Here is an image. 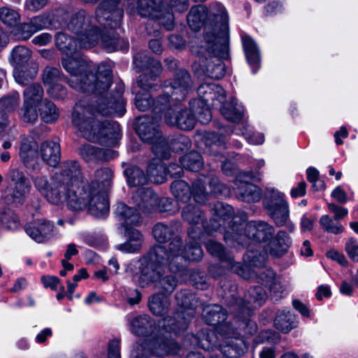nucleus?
Returning a JSON list of instances; mask_svg holds the SVG:
<instances>
[{
  "mask_svg": "<svg viewBox=\"0 0 358 358\" xmlns=\"http://www.w3.org/2000/svg\"><path fill=\"white\" fill-rule=\"evenodd\" d=\"M119 0H105L96 10L95 16L84 10L70 13L64 9L57 10L56 17L61 28L76 35L79 48H90L101 41L108 52L117 50L120 39L114 29L120 25L123 10L117 7Z\"/></svg>",
  "mask_w": 358,
  "mask_h": 358,
  "instance_id": "nucleus-1",
  "label": "nucleus"
},
{
  "mask_svg": "<svg viewBox=\"0 0 358 358\" xmlns=\"http://www.w3.org/2000/svg\"><path fill=\"white\" fill-rule=\"evenodd\" d=\"M123 90L122 85H117L115 93L100 98L94 109L80 102L76 104L71 122L85 138L101 144H111L120 138V125L117 122L103 120L99 116L122 117L124 115Z\"/></svg>",
  "mask_w": 358,
  "mask_h": 358,
  "instance_id": "nucleus-2",
  "label": "nucleus"
},
{
  "mask_svg": "<svg viewBox=\"0 0 358 358\" xmlns=\"http://www.w3.org/2000/svg\"><path fill=\"white\" fill-rule=\"evenodd\" d=\"M205 322L216 327V331L204 330L198 336L187 334L184 339V345L199 346L205 350L215 349L210 358H231L239 357L247 352L248 346L245 341L237 336H231L235 333L229 323H224L227 318L226 312L218 305H209L203 310Z\"/></svg>",
  "mask_w": 358,
  "mask_h": 358,
  "instance_id": "nucleus-3",
  "label": "nucleus"
},
{
  "mask_svg": "<svg viewBox=\"0 0 358 358\" xmlns=\"http://www.w3.org/2000/svg\"><path fill=\"white\" fill-rule=\"evenodd\" d=\"M55 174L60 175V180L70 196L69 208L73 210L87 208L89 213L96 217H104L108 213V204L103 196L92 197V192H87L83 180L81 167L76 160H66L60 164Z\"/></svg>",
  "mask_w": 358,
  "mask_h": 358,
  "instance_id": "nucleus-4",
  "label": "nucleus"
},
{
  "mask_svg": "<svg viewBox=\"0 0 358 358\" xmlns=\"http://www.w3.org/2000/svg\"><path fill=\"white\" fill-rule=\"evenodd\" d=\"M187 22L192 30L199 31L204 27L203 44L210 45L218 40L219 48L225 52L229 39V15L226 8L220 2H213L208 8L204 5L192 6Z\"/></svg>",
  "mask_w": 358,
  "mask_h": 358,
  "instance_id": "nucleus-5",
  "label": "nucleus"
},
{
  "mask_svg": "<svg viewBox=\"0 0 358 358\" xmlns=\"http://www.w3.org/2000/svg\"><path fill=\"white\" fill-rule=\"evenodd\" d=\"M62 65L70 73L69 85L77 91L101 94L110 86L112 71L107 64H99L96 75L89 73L86 61L78 55H67L62 60Z\"/></svg>",
  "mask_w": 358,
  "mask_h": 358,
  "instance_id": "nucleus-6",
  "label": "nucleus"
},
{
  "mask_svg": "<svg viewBox=\"0 0 358 358\" xmlns=\"http://www.w3.org/2000/svg\"><path fill=\"white\" fill-rule=\"evenodd\" d=\"M161 120L162 114H154L152 117L145 115L137 119L136 126V133L141 139L152 144V150L157 157L167 159L171 150L179 152L190 148L191 141L185 136H178L169 141L164 138L158 129Z\"/></svg>",
  "mask_w": 358,
  "mask_h": 358,
  "instance_id": "nucleus-7",
  "label": "nucleus"
},
{
  "mask_svg": "<svg viewBox=\"0 0 358 358\" xmlns=\"http://www.w3.org/2000/svg\"><path fill=\"white\" fill-rule=\"evenodd\" d=\"M244 214L232 215L228 220L229 229L227 230L224 238L226 243L233 247L245 246L249 241L253 240L259 243L271 241L275 234L274 227L264 221H250L245 224Z\"/></svg>",
  "mask_w": 358,
  "mask_h": 358,
  "instance_id": "nucleus-8",
  "label": "nucleus"
},
{
  "mask_svg": "<svg viewBox=\"0 0 358 358\" xmlns=\"http://www.w3.org/2000/svg\"><path fill=\"white\" fill-rule=\"evenodd\" d=\"M219 48L218 40L213 41L210 45L204 43L201 46H191L192 52L196 55L192 67L198 77L206 76L220 79L224 76L225 66L221 59L227 56L229 40L225 52L221 51Z\"/></svg>",
  "mask_w": 358,
  "mask_h": 358,
  "instance_id": "nucleus-9",
  "label": "nucleus"
},
{
  "mask_svg": "<svg viewBox=\"0 0 358 358\" xmlns=\"http://www.w3.org/2000/svg\"><path fill=\"white\" fill-rule=\"evenodd\" d=\"M162 254H166L162 247L154 246L146 255L130 263L128 269L131 272L134 271L133 268H138L139 274L136 281L140 287L155 286L159 279L161 271L166 268L170 270V260L167 261V258L162 256Z\"/></svg>",
  "mask_w": 358,
  "mask_h": 358,
  "instance_id": "nucleus-10",
  "label": "nucleus"
},
{
  "mask_svg": "<svg viewBox=\"0 0 358 358\" xmlns=\"http://www.w3.org/2000/svg\"><path fill=\"white\" fill-rule=\"evenodd\" d=\"M192 81L189 73L185 69H177L173 78L164 82V94L153 102V114H162L166 104L183 100L192 91Z\"/></svg>",
  "mask_w": 358,
  "mask_h": 358,
  "instance_id": "nucleus-11",
  "label": "nucleus"
},
{
  "mask_svg": "<svg viewBox=\"0 0 358 358\" xmlns=\"http://www.w3.org/2000/svg\"><path fill=\"white\" fill-rule=\"evenodd\" d=\"M152 234L156 241L161 244L168 243L167 246L157 245L162 247L166 254L162 256L170 260V271L175 273L181 267L182 257L179 255L180 246L182 244L181 238L177 233L176 226L171 223H157L152 229Z\"/></svg>",
  "mask_w": 358,
  "mask_h": 358,
  "instance_id": "nucleus-12",
  "label": "nucleus"
},
{
  "mask_svg": "<svg viewBox=\"0 0 358 358\" xmlns=\"http://www.w3.org/2000/svg\"><path fill=\"white\" fill-rule=\"evenodd\" d=\"M232 210L233 208L230 205L223 203H216L215 205V215L210 220L209 225L206 224L203 218V213L196 206L192 204L186 206L182 210V215L185 220L192 225L188 231L194 227L198 231V228H199L201 234H203L202 229L207 231H217L222 225H225L231 217Z\"/></svg>",
  "mask_w": 358,
  "mask_h": 358,
  "instance_id": "nucleus-13",
  "label": "nucleus"
},
{
  "mask_svg": "<svg viewBox=\"0 0 358 358\" xmlns=\"http://www.w3.org/2000/svg\"><path fill=\"white\" fill-rule=\"evenodd\" d=\"M31 181L36 190L49 203L59 206L66 202L69 206L70 196L60 180V175L38 173L31 176Z\"/></svg>",
  "mask_w": 358,
  "mask_h": 358,
  "instance_id": "nucleus-14",
  "label": "nucleus"
},
{
  "mask_svg": "<svg viewBox=\"0 0 358 358\" xmlns=\"http://www.w3.org/2000/svg\"><path fill=\"white\" fill-rule=\"evenodd\" d=\"M266 258V252L257 254L250 250L244 256L243 260L249 266L253 268L252 272L257 275L259 282L270 287L273 297L277 300L285 292L286 288L280 280L275 278L272 269L264 267Z\"/></svg>",
  "mask_w": 358,
  "mask_h": 358,
  "instance_id": "nucleus-15",
  "label": "nucleus"
},
{
  "mask_svg": "<svg viewBox=\"0 0 358 358\" xmlns=\"http://www.w3.org/2000/svg\"><path fill=\"white\" fill-rule=\"evenodd\" d=\"M266 292L261 286H256L248 289L243 301L236 302L233 309L235 313L236 322L238 323L237 329L241 331L250 327V334L257 331V326L249 320L248 317L252 310L261 307L266 299Z\"/></svg>",
  "mask_w": 358,
  "mask_h": 358,
  "instance_id": "nucleus-16",
  "label": "nucleus"
},
{
  "mask_svg": "<svg viewBox=\"0 0 358 358\" xmlns=\"http://www.w3.org/2000/svg\"><path fill=\"white\" fill-rule=\"evenodd\" d=\"M176 300L180 309L174 313L173 318H164L162 326L166 331L178 334L187 328L189 322L194 317V306L196 301L195 296L188 290L177 292Z\"/></svg>",
  "mask_w": 358,
  "mask_h": 358,
  "instance_id": "nucleus-17",
  "label": "nucleus"
},
{
  "mask_svg": "<svg viewBox=\"0 0 358 358\" xmlns=\"http://www.w3.org/2000/svg\"><path fill=\"white\" fill-rule=\"evenodd\" d=\"M199 98L190 101L192 108L197 106L201 115L199 120L201 124H206L211 120L212 115L210 106H214V101H217L222 103L225 100V92L224 89L213 83H204L199 85L197 90Z\"/></svg>",
  "mask_w": 358,
  "mask_h": 358,
  "instance_id": "nucleus-18",
  "label": "nucleus"
},
{
  "mask_svg": "<svg viewBox=\"0 0 358 358\" xmlns=\"http://www.w3.org/2000/svg\"><path fill=\"white\" fill-rule=\"evenodd\" d=\"M133 64L138 71H145L139 76L137 86L145 92L157 90L159 87L157 79L162 71L160 62L151 58L145 52H139L134 56Z\"/></svg>",
  "mask_w": 358,
  "mask_h": 358,
  "instance_id": "nucleus-19",
  "label": "nucleus"
},
{
  "mask_svg": "<svg viewBox=\"0 0 358 358\" xmlns=\"http://www.w3.org/2000/svg\"><path fill=\"white\" fill-rule=\"evenodd\" d=\"M165 111L164 118L166 122L171 126H176L183 130H190L194 128L199 116L201 115L199 108L195 106L192 108L189 103V108H184L180 104L172 103L166 104V107L162 110Z\"/></svg>",
  "mask_w": 358,
  "mask_h": 358,
  "instance_id": "nucleus-20",
  "label": "nucleus"
},
{
  "mask_svg": "<svg viewBox=\"0 0 358 358\" xmlns=\"http://www.w3.org/2000/svg\"><path fill=\"white\" fill-rule=\"evenodd\" d=\"M179 351L180 347L173 340L155 334L150 338H146L137 346L134 358H148L146 354L165 357L178 354Z\"/></svg>",
  "mask_w": 358,
  "mask_h": 358,
  "instance_id": "nucleus-21",
  "label": "nucleus"
},
{
  "mask_svg": "<svg viewBox=\"0 0 358 358\" xmlns=\"http://www.w3.org/2000/svg\"><path fill=\"white\" fill-rule=\"evenodd\" d=\"M264 206L276 226L282 227L287 224L289 217V209L282 193L273 187H267Z\"/></svg>",
  "mask_w": 358,
  "mask_h": 358,
  "instance_id": "nucleus-22",
  "label": "nucleus"
},
{
  "mask_svg": "<svg viewBox=\"0 0 358 358\" xmlns=\"http://www.w3.org/2000/svg\"><path fill=\"white\" fill-rule=\"evenodd\" d=\"M136 12L143 17H152L159 20L166 29L171 31L175 27V18L172 13L164 11L161 0H137Z\"/></svg>",
  "mask_w": 358,
  "mask_h": 358,
  "instance_id": "nucleus-23",
  "label": "nucleus"
},
{
  "mask_svg": "<svg viewBox=\"0 0 358 358\" xmlns=\"http://www.w3.org/2000/svg\"><path fill=\"white\" fill-rule=\"evenodd\" d=\"M9 181L6 199L8 203L15 205L22 204L30 191V185L25 175L22 171L10 168L6 174Z\"/></svg>",
  "mask_w": 358,
  "mask_h": 358,
  "instance_id": "nucleus-24",
  "label": "nucleus"
},
{
  "mask_svg": "<svg viewBox=\"0 0 358 358\" xmlns=\"http://www.w3.org/2000/svg\"><path fill=\"white\" fill-rule=\"evenodd\" d=\"M132 199L139 210L144 213H163L170 209V200L166 197L159 198L150 188H138Z\"/></svg>",
  "mask_w": 358,
  "mask_h": 358,
  "instance_id": "nucleus-25",
  "label": "nucleus"
},
{
  "mask_svg": "<svg viewBox=\"0 0 358 358\" xmlns=\"http://www.w3.org/2000/svg\"><path fill=\"white\" fill-rule=\"evenodd\" d=\"M173 195L179 201L187 202L193 196L198 203H204L208 197V193L204 187V182L198 179L192 184V188L184 180H176L171 185Z\"/></svg>",
  "mask_w": 358,
  "mask_h": 358,
  "instance_id": "nucleus-26",
  "label": "nucleus"
},
{
  "mask_svg": "<svg viewBox=\"0 0 358 358\" xmlns=\"http://www.w3.org/2000/svg\"><path fill=\"white\" fill-rule=\"evenodd\" d=\"M244 178H249L250 179L256 178L250 172L238 176L233 187L235 196L238 199L247 203L259 201L262 198L260 188L251 182L244 180Z\"/></svg>",
  "mask_w": 358,
  "mask_h": 358,
  "instance_id": "nucleus-27",
  "label": "nucleus"
},
{
  "mask_svg": "<svg viewBox=\"0 0 358 358\" xmlns=\"http://www.w3.org/2000/svg\"><path fill=\"white\" fill-rule=\"evenodd\" d=\"M24 230L31 239L38 243L49 241L56 234L54 223L45 219H38L28 223Z\"/></svg>",
  "mask_w": 358,
  "mask_h": 358,
  "instance_id": "nucleus-28",
  "label": "nucleus"
},
{
  "mask_svg": "<svg viewBox=\"0 0 358 358\" xmlns=\"http://www.w3.org/2000/svg\"><path fill=\"white\" fill-rule=\"evenodd\" d=\"M113 178V171L111 169L108 167H103L97 169L94 173V179L91 184H87L85 182L84 187L87 192H92V197L95 196H103L105 199L108 202L106 196L103 194V192L106 191L112 185V180ZM109 205V203H108Z\"/></svg>",
  "mask_w": 358,
  "mask_h": 358,
  "instance_id": "nucleus-29",
  "label": "nucleus"
},
{
  "mask_svg": "<svg viewBox=\"0 0 358 358\" xmlns=\"http://www.w3.org/2000/svg\"><path fill=\"white\" fill-rule=\"evenodd\" d=\"M206 248L210 254L217 257L221 262L226 263L227 266L229 269L237 273L244 278H250V275L245 273V266L240 262H236L234 260V257L225 252L222 244L213 240H209L206 243Z\"/></svg>",
  "mask_w": 358,
  "mask_h": 358,
  "instance_id": "nucleus-30",
  "label": "nucleus"
},
{
  "mask_svg": "<svg viewBox=\"0 0 358 358\" xmlns=\"http://www.w3.org/2000/svg\"><path fill=\"white\" fill-rule=\"evenodd\" d=\"M198 229V231H196L194 227H192L188 231V235L191 241L187 243L184 251L181 250L182 245L180 246L179 255L182 257V260L181 262V267L176 273L182 271L183 268L182 263L185 259L189 261H199L203 257V250L197 240L200 241L201 236L203 235V234H201L200 229Z\"/></svg>",
  "mask_w": 358,
  "mask_h": 358,
  "instance_id": "nucleus-31",
  "label": "nucleus"
},
{
  "mask_svg": "<svg viewBox=\"0 0 358 358\" xmlns=\"http://www.w3.org/2000/svg\"><path fill=\"white\" fill-rule=\"evenodd\" d=\"M229 127L224 128L219 133L208 132L204 136V143L206 147V152L209 155L218 156L226 148L228 136L232 133Z\"/></svg>",
  "mask_w": 358,
  "mask_h": 358,
  "instance_id": "nucleus-32",
  "label": "nucleus"
},
{
  "mask_svg": "<svg viewBox=\"0 0 358 358\" xmlns=\"http://www.w3.org/2000/svg\"><path fill=\"white\" fill-rule=\"evenodd\" d=\"M20 157L26 167L35 169V163L38 159V144L33 138L22 140L20 148Z\"/></svg>",
  "mask_w": 358,
  "mask_h": 358,
  "instance_id": "nucleus-33",
  "label": "nucleus"
},
{
  "mask_svg": "<svg viewBox=\"0 0 358 358\" xmlns=\"http://www.w3.org/2000/svg\"><path fill=\"white\" fill-rule=\"evenodd\" d=\"M156 327L154 321L147 315H139L130 322V330L136 336L150 338L155 335Z\"/></svg>",
  "mask_w": 358,
  "mask_h": 358,
  "instance_id": "nucleus-34",
  "label": "nucleus"
},
{
  "mask_svg": "<svg viewBox=\"0 0 358 358\" xmlns=\"http://www.w3.org/2000/svg\"><path fill=\"white\" fill-rule=\"evenodd\" d=\"M125 236L127 241L124 243L119 244L116 249L124 253H137L143 245V236L137 229H126Z\"/></svg>",
  "mask_w": 358,
  "mask_h": 358,
  "instance_id": "nucleus-35",
  "label": "nucleus"
},
{
  "mask_svg": "<svg viewBox=\"0 0 358 358\" xmlns=\"http://www.w3.org/2000/svg\"><path fill=\"white\" fill-rule=\"evenodd\" d=\"M42 160L50 166L55 167L61 159V148L59 143L53 141L43 142L40 148Z\"/></svg>",
  "mask_w": 358,
  "mask_h": 358,
  "instance_id": "nucleus-36",
  "label": "nucleus"
},
{
  "mask_svg": "<svg viewBox=\"0 0 358 358\" xmlns=\"http://www.w3.org/2000/svg\"><path fill=\"white\" fill-rule=\"evenodd\" d=\"M291 245V237L285 231L280 230L269 242L268 250L271 255L281 257L287 252Z\"/></svg>",
  "mask_w": 358,
  "mask_h": 358,
  "instance_id": "nucleus-37",
  "label": "nucleus"
},
{
  "mask_svg": "<svg viewBox=\"0 0 358 358\" xmlns=\"http://www.w3.org/2000/svg\"><path fill=\"white\" fill-rule=\"evenodd\" d=\"M242 43L247 61L252 69V73H255L260 66L259 49L255 42L249 36H243Z\"/></svg>",
  "mask_w": 358,
  "mask_h": 358,
  "instance_id": "nucleus-38",
  "label": "nucleus"
},
{
  "mask_svg": "<svg viewBox=\"0 0 358 358\" xmlns=\"http://www.w3.org/2000/svg\"><path fill=\"white\" fill-rule=\"evenodd\" d=\"M274 324L276 329L280 331L285 334L289 333L292 329L296 327V317L289 310H279L275 316Z\"/></svg>",
  "mask_w": 358,
  "mask_h": 358,
  "instance_id": "nucleus-39",
  "label": "nucleus"
},
{
  "mask_svg": "<svg viewBox=\"0 0 358 358\" xmlns=\"http://www.w3.org/2000/svg\"><path fill=\"white\" fill-rule=\"evenodd\" d=\"M115 213L122 221V224L126 229H128L129 225H137L141 222L139 213L124 203L117 204Z\"/></svg>",
  "mask_w": 358,
  "mask_h": 358,
  "instance_id": "nucleus-40",
  "label": "nucleus"
},
{
  "mask_svg": "<svg viewBox=\"0 0 358 358\" xmlns=\"http://www.w3.org/2000/svg\"><path fill=\"white\" fill-rule=\"evenodd\" d=\"M37 73V65L30 63L20 67H15L13 71V77L18 84L26 85L36 76Z\"/></svg>",
  "mask_w": 358,
  "mask_h": 358,
  "instance_id": "nucleus-41",
  "label": "nucleus"
},
{
  "mask_svg": "<svg viewBox=\"0 0 358 358\" xmlns=\"http://www.w3.org/2000/svg\"><path fill=\"white\" fill-rule=\"evenodd\" d=\"M170 304L167 296L159 293L152 295L148 300L150 310L157 316H162L166 314L169 310Z\"/></svg>",
  "mask_w": 358,
  "mask_h": 358,
  "instance_id": "nucleus-42",
  "label": "nucleus"
},
{
  "mask_svg": "<svg viewBox=\"0 0 358 358\" xmlns=\"http://www.w3.org/2000/svg\"><path fill=\"white\" fill-rule=\"evenodd\" d=\"M221 113L224 117L231 122H239L243 116L244 108L237 100L233 99L231 103H225L221 107Z\"/></svg>",
  "mask_w": 358,
  "mask_h": 358,
  "instance_id": "nucleus-43",
  "label": "nucleus"
},
{
  "mask_svg": "<svg viewBox=\"0 0 358 358\" xmlns=\"http://www.w3.org/2000/svg\"><path fill=\"white\" fill-rule=\"evenodd\" d=\"M165 270L161 271L154 287L159 291L158 293L167 296L170 295L176 289L178 280L173 275H165Z\"/></svg>",
  "mask_w": 358,
  "mask_h": 358,
  "instance_id": "nucleus-44",
  "label": "nucleus"
},
{
  "mask_svg": "<svg viewBox=\"0 0 358 358\" xmlns=\"http://www.w3.org/2000/svg\"><path fill=\"white\" fill-rule=\"evenodd\" d=\"M31 50L23 45H18L15 47L8 57L9 62L15 68L26 65L29 63L31 58Z\"/></svg>",
  "mask_w": 358,
  "mask_h": 358,
  "instance_id": "nucleus-45",
  "label": "nucleus"
},
{
  "mask_svg": "<svg viewBox=\"0 0 358 358\" xmlns=\"http://www.w3.org/2000/svg\"><path fill=\"white\" fill-rule=\"evenodd\" d=\"M43 89L40 84H31L23 92V103L40 106L43 101Z\"/></svg>",
  "mask_w": 358,
  "mask_h": 358,
  "instance_id": "nucleus-46",
  "label": "nucleus"
},
{
  "mask_svg": "<svg viewBox=\"0 0 358 358\" xmlns=\"http://www.w3.org/2000/svg\"><path fill=\"white\" fill-rule=\"evenodd\" d=\"M148 174L149 180L157 184H162L166 181V166L160 162H152L148 164Z\"/></svg>",
  "mask_w": 358,
  "mask_h": 358,
  "instance_id": "nucleus-47",
  "label": "nucleus"
},
{
  "mask_svg": "<svg viewBox=\"0 0 358 358\" xmlns=\"http://www.w3.org/2000/svg\"><path fill=\"white\" fill-rule=\"evenodd\" d=\"M127 178V182L129 186L144 187L143 185L148 183V179L144 172L136 166L127 168L124 171Z\"/></svg>",
  "mask_w": 358,
  "mask_h": 358,
  "instance_id": "nucleus-48",
  "label": "nucleus"
},
{
  "mask_svg": "<svg viewBox=\"0 0 358 358\" xmlns=\"http://www.w3.org/2000/svg\"><path fill=\"white\" fill-rule=\"evenodd\" d=\"M42 120L45 123H53L59 117V113L55 104L48 100H44L39 107Z\"/></svg>",
  "mask_w": 358,
  "mask_h": 358,
  "instance_id": "nucleus-49",
  "label": "nucleus"
},
{
  "mask_svg": "<svg viewBox=\"0 0 358 358\" xmlns=\"http://www.w3.org/2000/svg\"><path fill=\"white\" fill-rule=\"evenodd\" d=\"M80 157L87 162L97 163L104 159V151L91 145H85L80 148Z\"/></svg>",
  "mask_w": 358,
  "mask_h": 358,
  "instance_id": "nucleus-50",
  "label": "nucleus"
},
{
  "mask_svg": "<svg viewBox=\"0 0 358 358\" xmlns=\"http://www.w3.org/2000/svg\"><path fill=\"white\" fill-rule=\"evenodd\" d=\"M182 166L191 171H198L203 166V159L201 155L195 151L185 155L180 159Z\"/></svg>",
  "mask_w": 358,
  "mask_h": 358,
  "instance_id": "nucleus-51",
  "label": "nucleus"
},
{
  "mask_svg": "<svg viewBox=\"0 0 358 358\" xmlns=\"http://www.w3.org/2000/svg\"><path fill=\"white\" fill-rule=\"evenodd\" d=\"M56 44L60 50L64 51L67 50L71 52L76 50L77 48H79L76 37L73 38L66 34L60 32L56 34Z\"/></svg>",
  "mask_w": 358,
  "mask_h": 358,
  "instance_id": "nucleus-52",
  "label": "nucleus"
},
{
  "mask_svg": "<svg viewBox=\"0 0 358 358\" xmlns=\"http://www.w3.org/2000/svg\"><path fill=\"white\" fill-rule=\"evenodd\" d=\"M320 224L322 228L328 233L340 234L343 231V225L338 220H335L334 217L332 218L328 215H324L320 217Z\"/></svg>",
  "mask_w": 358,
  "mask_h": 358,
  "instance_id": "nucleus-53",
  "label": "nucleus"
},
{
  "mask_svg": "<svg viewBox=\"0 0 358 358\" xmlns=\"http://www.w3.org/2000/svg\"><path fill=\"white\" fill-rule=\"evenodd\" d=\"M20 101V94L15 92L8 96L0 99V110L10 113L14 111L18 106Z\"/></svg>",
  "mask_w": 358,
  "mask_h": 358,
  "instance_id": "nucleus-54",
  "label": "nucleus"
},
{
  "mask_svg": "<svg viewBox=\"0 0 358 358\" xmlns=\"http://www.w3.org/2000/svg\"><path fill=\"white\" fill-rule=\"evenodd\" d=\"M0 225L11 231L17 229L20 222L17 215L11 210H8L1 214L0 217Z\"/></svg>",
  "mask_w": 358,
  "mask_h": 358,
  "instance_id": "nucleus-55",
  "label": "nucleus"
},
{
  "mask_svg": "<svg viewBox=\"0 0 358 358\" xmlns=\"http://www.w3.org/2000/svg\"><path fill=\"white\" fill-rule=\"evenodd\" d=\"M0 20L1 22L10 27L16 25L20 20V14L15 10L2 7L0 8Z\"/></svg>",
  "mask_w": 358,
  "mask_h": 358,
  "instance_id": "nucleus-56",
  "label": "nucleus"
},
{
  "mask_svg": "<svg viewBox=\"0 0 358 358\" xmlns=\"http://www.w3.org/2000/svg\"><path fill=\"white\" fill-rule=\"evenodd\" d=\"M38 106L34 104L23 103L22 107L20 110V115L22 120L26 122H35L38 117Z\"/></svg>",
  "mask_w": 358,
  "mask_h": 358,
  "instance_id": "nucleus-57",
  "label": "nucleus"
},
{
  "mask_svg": "<svg viewBox=\"0 0 358 358\" xmlns=\"http://www.w3.org/2000/svg\"><path fill=\"white\" fill-rule=\"evenodd\" d=\"M134 92L136 93L134 99V103L139 110H146L151 106V96L146 92V93L141 94L140 91H137L136 88H134Z\"/></svg>",
  "mask_w": 358,
  "mask_h": 358,
  "instance_id": "nucleus-58",
  "label": "nucleus"
},
{
  "mask_svg": "<svg viewBox=\"0 0 358 358\" xmlns=\"http://www.w3.org/2000/svg\"><path fill=\"white\" fill-rule=\"evenodd\" d=\"M61 79V72L57 68L46 67L43 73V81L46 85L57 83Z\"/></svg>",
  "mask_w": 358,
  "mask_h": 358,
  "instance_id": "nucleus-59",
  "label": "nucleus"
},
{
  "mask_svg": "<svg viewBox=\"0 0 358 358\" xmlns=\"http://www.w3.org/2000/svg\"><path fill=\"white\" fill-rule=\"evenodd\" d=\"M236 134H242L246 141L253 145H261L264 142V136L259 132H255L248 127H245L241 133L236 131Z\"/></svg>",
  "mask_w": 358,
  "mask_h": 358,
  "instance_id": "nucleus-60",
  "label": "nucleus"
},
{
  "mask_svg": "<svg viewBox=\"0 0 358 358\" xmlns=\"http://www.w3.org/2000/svg\"><path fill=\"white\" fill-rule=\"evenodd\" d=\"M167 6L171 10V11L169 10V12L172 13L173 15V11L183 13L189 8V0H169ZM163 8L164 11H169L164 5Z\"/></svg>",
  "mask_w": 358,
  "mask_h": 358,
  "instance_id": "nucleus-61",
  "label": "nucleus"
},
{
  "mask_svg": "<svg viewBox=\"0 0 358 358\" xmlns=\"http://www.w3.org/2000/svg\"><path fill=\"white\" fill-rule=\"evenodd\" d=\"M345 248L350 258L358 262V241L355 238H350L345 243Z\"/></svg>",
  "mask_w": 358,
  "mask_h": 358,
  "instance_id": "nucleus-62",
  "label": "nucleus"
},
{
  "mask_svg": "<svg viewBox=\"0 0 358 358\" xmlns=\"http://www.w3.org/2000/svg\"><path fill=\"white\" fill-rule=\"evenodd\" d=\"M17 29L18 31L17 34L24 40L29 38L34 33H36L31 22L29 23H22L20 24Z\"/></svg>",
  "mask_w": 358,
  "mask_h": 358,
  "instance_id": "nucleus-63",
  "label": "nucleus"
},
{
  "mask_svg": "<svg viewBox=\"0 0 358 358\" xmlns=\"http://www.w3.org/2000/svg\"><path fill=\"white\" fill-rule=\"evenodd\" d=\"M108 358H121L120 357V341L113 339L108 345Z\"/></svg>",
  "mask_w": 358,
  "mask_h": 358,
  "instance_id": "nucleus-64",
  "label": "nucleus"
}]
</instances>
